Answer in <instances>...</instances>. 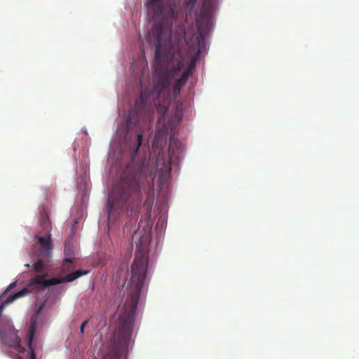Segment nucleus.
Returning a JSON list of instances; mask_svg holds the SVG:
<instances>
[{"label": "nucleus", "instance_id": "5", "mask_svg": "<svg viewBox=\"0 0 359 359\" xmlns=\"http://www.w3.org/2000/svg\"><path fill=\"white\" fill-rule=\"evenodd\" d=\"M182 152V145L178 140L170 137L168 149L169 160L163 156L158 155L156 159V168L161 172L162 176L166 177L171 172L170 163L179 161L180 154Z\"/></svg>", "mask_w": 359, "mask_h": 359}, {"label": "nucleus", "instance_id": "11", "mask_svg": "<svg viewBox=\"0 0 359 359\" xmlns=\"http://www.w3.org/2000/svg\"><path fill=\"white\" fill-rule=\"evenodd\" d=\"M36 262L33 264V270L36 273H41L46 266V264L49 262L50 257H45V256L36 254Z\"/></svg>", "mask_w": 359, "mask_h": 359}, {"label": "nucleus", "instance_id": "7", "mask_svg": "<svg viewBox=\"0 0 359 359\" xmlns=\"http://www.w3.org/2000/svg\"><path fill=\"white\" fill-rule=\"evenodd\" d=\"M180 0H149V4L154 11V15L159 16L165 13L170 20H176L178 17V5Z\"/></svg>", "mask_w": 359, "mask_h": 359}, {"label": "nucleus", "instance_id": "20", "mask_svg": "<svg viewBox=\"0 0 359 359\" xmlns=\"http://www.w3.org/2000/svg\"><path fill=\"white\" fill-rule=\"evenodd\" d=\"M25 266L28 268L30 266V265H29V264H25Z\"/></svg>", "mask_w": 359, "mask_h": 359}, {"label": "nucleus", "instance_id": "3", "mask_svg": "<svg viewBox=\"0 0 359 359\" xmlns=\"http://www.w3.org/2000/svg\"><path fill=\"white\" fill-rule=\"evenodd\" d=\"M36 325L32 320L30 327L28 331L27 346L29 350L27 351L25 347L21 346V339L18 335V331L15 330L13 325H8V328L1 332L0 336L1 341L6 345L13 348L16 353H13L11 357L13 359H36V354L32 347V341L34 337Z\"/></svg>", "mask_w": 359, "mask_h": 359}, {"label": "nucleus", "instance_id": "2", "mask_svg": "<svg viewBox=\"0 0 359 359\" xmlns=\"http://www.w3.org/2000/svg\"><path fill=\"white\" fill-rule=\"evenodd\" d=\"M149 171L128 165L123 170L121 178L114 184L107 203L108 217L124 206L131 210L138 211L143 198L141 185Z\"/></svg>", "mask_w": 359, "mask_h": 359}, {"label": "nucleus", "instance_id": "8", "mask_svg": "<svg viewBox=\"0 0 359 359\" xmlns=\"http://www.w3.org/2000/svg\"><path fill=\"white\" fill-rule=\"evenodd\" d=\"M44 236H36L38 242L41 247V250L36 252V254L41 255L45 257H51L53 243L50 233H43Z\"/></svg>", "mask_w": 359, "mask_h": 359}, {"label": "nucleus", "instance_id": "17", "mask_svg": "<svg viewBox=\"0 0 359 359\" xmlns=\"http://www.w3.org/2000/svg\"><path fill=\"white\" fill-rule=\"evenodd\" d=\"M88 321L87 320L82 323V324L81 325V327H80L81 333H82V334L83 333L84 329H85L86 326L88 325Z\"/></svg>", "mask_w": 359, "mask_h": 359}, {"label": "nucleus", "instance_id": "15", "mask_svg": "<svg viewBox=\"0 0 359 359\" xmlns=\"http://www.w3.org/2000/svg\"><path fill=\"white\" fill-rule=\"evenodd\" d=\"M142 134L139 133L137 135L136 142H135V144L133 146V149L134 151L135 154H136L137 153V151H139V149H140V146L142 145Z\"/></svg>", "mask_w": 359, "mask_h": 359}, {"label": "nucleus", "instance_id": "14", "mask_svg": "<svg viewBox=\"0 0 359 359\" xmlns=\"http://www.w3.org/2000/svg\"><path fill=\"white\" fill-rule=\"evenodd\" d=\"M156 177V172L150 171L149 176V182L148 186L149 189V191L152 195H154V180Z\"/></svg>", "mask_w": 359, "mask_h": 359}, {"label": "nucleus", "instance_id": "10", "mask_svg": "<svg viewBox=\"0 0 359 359\" xmlns=\"http://www.w3.org/2000/svg\"><path fill=\"white\" fill-rule=\"evenodd\" d=\"M39 224L43 233H50L51 230V223L49 215L47 210L42 208L39 212Z\"/></svg>", "mask_w": 359, "mask_h": 359}, {"label": "nucleus", "instance_id": "13", "mask_svg": "<svg viewBox=\"0 0 359 359\" xmlns=\"http://www.w3.org/2000/svg\"><path fill=\"white\" fill-rule=\"evenodd\" d=\"M190 76H191L190 69H186L185 71H184L182 72L181 76L175 81L173 86L182 88L186 83L188 78Z\"/></svg>", "mask_w": 359, "mask_h": 359}, {"label": "nucleus", "instance_id": "18", "mask_svg": "<svg viewBox=\"0 0 359 359\" xmlns=\"http://www.w3.org/2000/svg\"><path fill=\"white\" fill-rule=\"evenodd\" d=\"M16 285H17V282H16V281H14V282L11 283L8 286V287H7V289H6V291H8V290H12L13 288H14V287L16 286Z\"/></svg>", "mask_w": 359, "mask_h": 359}, {"label": "nucleus", "instance_id": "9", "mask_svg": "<svg viewBox=\"0 0 359 359\" xmlns=\"http://www.w3.org/2000/svg\"><path fill=\"white\" fill-rule=\"evenodd\" d=\"M182 116V104L177 102L175 107V112L168 123V128H170L172 133L175 132L177 127L181 123Z\"/></svg>", "mask_w": 359, "mask_h": 359}, {"label": "nucleus", "instance_id": "12", "mask_svg": "<svg viewBox=\"0 0 359 359\" xmlns=\"http://www.w3.org/2000/svg\"><path fill=\"white\" fill-rule=\"evenodd\" d=\"M65 254L67 257L64 259L63 271H70L74 269L73 259L71 257L73 255V250L67 243L65 245Z\"/></svg>", "mask_w": 359, "mask_h": 359}, {"label": "nucleus", "instance_id": "19", "mask_svg": "<svg viewBox=\"0 0 359 359\" xmlns=\"http://www.w3.org/2000/svg\"><path fill=\"white\" fill-rule=\"evenodd\" d=\"M42 306H41L38 309V311H37V312H36V314H39V313H40V311H41V309H42Z\"/></svg>", "mask_w": 359, "mask_h": 359}, {"label": "nucleus", "instance_id": "4", "mask_svg": "<svg viewBox=\"0 0 359 359\" xmlns=\"http://www.w3.org/2000/svg\"><path fill=\"white\" fill-rule=\"evenodd\" d=\"M133 326H117L103 359H127Z\"/></svg>", "mask_w": 359, "mask_h": 359}, {"label": "nucleus", "instance_id": "16", "mask_svg": "<svg viewBox=\"0 0 359 359\" xmlns=\"http://www.w3.org/2000/svg\"><path fill=\"white\" fill-rule=\"evenodd\" d=\"M180 90H181V88L178 87V86H173V95L175 97L180 95Z\"/></svg>", "mask_w": 359, "mask_h": 359}, {"label": "nucleus", "instance_id": "1", "mask_svg": "<svg viewBox=\"0 0 359 359\" xmlns=\"http://www.w3.org/2000/svg\"><path fill=\"white\" fill-rule=\"evenodd\" d=\"M171 27H164L162 24L154 26L148 33V40L156 43L154 86L151 91L142 90L134 107L139 113L149 115L147 105L152 98L156 110L165 118L170 102V85L184 67V55L181 50L172 45Z\"/></svg>", "mask_w": 359, "mask_h": 359}, {"label": "nucleus", "instance_id": "6", "mask_svg": "<svg viewBox=\"0 0 359 359\" xmlns=\"http://www.w3.org/2000/svg\"><path fill=\"white\" fill-rule=\"evenodd\" d=\"M89 273L88 270H77L73 273H70L62 278H53L49 280H45L48 276L47 273L38 275L29 280L28 283L29 286L34 285H41L44 287H48L52 285L60 284L62 283L72 282L74 280L81 277L82 276L86 275Z\"/></svg>", "mask_w": 359, "mask_h": 359}]
</instances>
